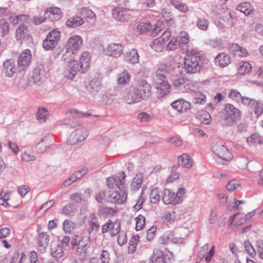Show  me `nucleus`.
Listing matches in <instances>:
<instances>
[{"label": "nucleus", "instance_id": "59", "mask_svg": "<svg viewBox=\"0 0 263 263\" xmlns=\"http://www.w3.org/2000/svg\"><path fill=\"white\" fill-rule=\"evenodd\" d=\"M240 186L239 183L237 181L233 180L230 181L226 186L227 189L229 191H234Z\"/></svg>", "mask_w": 263, "mask_h": 263}, {"label": "nucleus", "instance_id": "62", "mask_svg": "<svg viewBox=\"0 0 263 263\" xmlns=\"http://www.w3.org/2000/svg\"><path fill=\"white\" fill-rule=\"evenodd\" d=\"M194 98L196 104H203L205 102L206 97L202 93H196Z\"/></svg>", "mask_w": 263, "mask_h": 263}, {"label": "nucleus", "instance_id": "49", "mask_svg": "<svg viewBox=\"0 0 263 263\" xmlns=\"http://www.w3.org/2000/svg\"><path fill=\"white\" fill-rule=\"evenodd\" d=\"M136 220V229L137 231H139L142 229L144 226L145 225V217L139 215L135 218Z\"/></svg>", "mask_w": 263, "mask_h": 263}, {"label": "nucleus", "instance_id": "40", "mask_svg": "<svg viewBox=\"0 0 263 263\" xmlns=\"http://www.w3.org/2000/svg\"><path fill=\"white\" fill-rule=\"evenodd\" d=\"M76 52L72 50L66 49L65 52L63 54L62 60L67 63H70L73 61H77L75 60Z\"/></svg>", "mask_w": 263, "mask_h": 263}, {"label": "nucleus", "instance_id": "6", "mask_svg": "<svg viewBox=\"0 0 263 263\" xmlns=\"http://www.w3.org/2000/svg\"><path fill=\"white\" fill-rule=\"evenodd\" d=\"M60 31L53 29L47 35L43 42V47L46 50H51L58 44L60 39Z\"/></svg>", "mask_w": 263, "mask_h": 263}, {"label": "nucleus", "instance_id": "19", "mask_svg": "<svg viewBox=\"0 0 263 263\" xmlns=\"http://www.w3.org/2000/svg\"><path fill=\"white\" fill-rule=\"evenodd\" d=\"M112 14L114 18L120 22L127 21L130 16L128 10L119 7L114 9Z\"/></svg>", "mask_w": 263, "mask_h": 263}, {"label": "nucleus", "instance_id": "39", "mask_svg": "<svg viewBox=\"0 0 263 263\" xmlns=\"http://www.w3.org/2000/svg\"><path fill=\"white\" fill-rule=\"evenodd\" d=\"M252 66L249 62H241L239 63L238 71L240 74H245L250 71Z\"/></svg>", "mask_w": 263, "mask_h": 263}, {"label": "nucleus", "instance_id": "24", "mask_svg": "<svg viewBox=\"0 0 263 263\" xmlns=\"http://www.w3.org/2000/svg\"><path fill=\"white\" fill-rule=\"evenodd\" d=\"M49 241V236L46 232H42L39 235L37 240L38 249L41 253L45 252Z\"/></svg>", "mask_w": 263, "mask_h": 263}, {"label": "nucleus", "instance_id": "22", "mask_svg": "<svg viewBox=\"0 0 263 263\" xmlns=\"http://www.w3.org/2000/svg\"><path fill=\"white\" fill-rule=\"evenodd\" d=\"M162 199L166 204H172L174 205L178 203V197H175V194L170 189H164Z\"/></svg>", "mask_w": 263, "mask_h": 263}, {"label": "nucleus", "instance_id": "57", "mask_svg": "<svg viewBox=\"0 0 263 263\" xmlns=\"http://www.w3.org/2000/svg\"><path fill=\"white\" fill-rule=\"evenodd\" d=\"M99 84V83L97 82H95L93 81H88L85 82V86L87 91L91 92L97 89V86H98Z\"/></svg>", "mask_w": 263, "mask_h": 263}, {"label": "nucleus", "instance_id": "51", "mask_svg": "<svg viewBox=\"0 0 263 263\" xmlns=\"http://www.w3.org/2000/svg\"><path fill=\"white\" fill-rule=\"evenodd\" d=\"M254 111L257 117L263 114V103L260 101H256L254 105Z\"/></svg>", "mask_w": 263, "mask_h": 263}, {"label": "nucleus", "instance_id": "46", "mask_svg": "<svg viewBox=\"0 0 263 263\" xmlns=\"http://www.w3.org/2000/svg\"><path fill=\"white\" fill-rule=\"evenodd\" d=\"M247 142L251 145H253L257 143L261 144L263 143V138L256 134H253L248 138Z\"/></svg>", "mask_w": 263, "mask_h": 263}, {"label": "nucleus", "instance_id": "53", "mask_svg": "<svg viewBox=\"0 0 263 263\" xmlns=\"http://www.w3.org/2000/svg\"><path fill=\"white\" fill-rule=\"evenodd\" d=\"M30 263H42V259H39L37 253L34 251H30L28 254Z\"/></svg>", "mask_w": 263, "mask_h": 263}, {"label": "nucleus", "instance_id": "47", "mask_svg": "<svg viewBox=\"0 0 263 263\" xmlns=\"http://www.w3.org/2000/svg\"><path fill=\"white\" fill-rule=\"evenodd\" d=\"M76 208L72 204H67L62 209V213L66 216H73L76 211Z\"/></svg>", "mask_w": 263, "mask_h": 263}, {"label": "nucleus", "instance_id": "7", "mask_svg": "<svg viewBox=\"0 0 263 263\" xmlns=\"http://www.w3.org/2000/svg\"><path fill=\"white\" fill-rule=\"evenodd\" d=\"M88 130L85 127L76 129L70 135L67 142L70 144H75L85 140L88 136Z\"/></svg>", "mask_w": 263, "mask_h": 263}, {"label": "nucleus", "instance_id": "55", "mask_svg": "<svg viewBox=\"0 0 263 263\" xmlns=\"http://www.w3.org/2000/svg\"><path fill=\"white\" fill-rule=\"evenodd\" d=\"M180 44H186L190 41L189 35L186 32L182 31L180 33L179 36L177 37Z\"/></svg>", "mask_w": 263, "mask_h": 263}, {"label": "nucleus", "instance_id": "25", "mask_svg": "<svg viewBox=\"0 0 263 263\" xmlns=\"http://www.w3.org/2000/svg\"><path fill=\"white\" fill-rule=\"evenodd\" d=\"M170 69V66L165 64L159 65L153 80L167 79L166 75L168 73Z\"/></svg>", "mask_w": 263, "mask_h": 263}, {"label": "nucleus", "instance_id": "64", "mask_svg": "<svg viewBox=\"0 0 263 263\" xmlns=\"http://www.w3.org/2000/svg\"><path fill=\"white\" fill-rule=\"evenodd\" d=\"M255 102L256 101L253 99L248 97H243L240 103H242L244 105H247L249 107H252L254 103H255Z\"/></svg>", "mask_w": 263, "mask_h": 263}, {"label": "nucleus", "instance_id": "31", "mask_svg": "<svg viewBox=\"0 0 263 263\" xmlns=\"http://www.w3.org/2000/svg\"><path fill=\"white\" fill-rule=\"evenodd\" d=\"M178 163L186 168H190L193 165V161L188 155L183 154L179 157Z\"/></svg>", "mask_w": 263, "mask_h": 263}, {"label": "nucleus", "instance_id": "36", "mask_svg": "<svg viewBox=\"0 0 263 263\" xmlns=\"http://www.w3.org/2000/svg\"><path fill=\"white\" fill-rule=\"evenodd\" d=\"M44 76V70L42 66H37L33 71L32 79L35 83L39 82Z\"/></svg>", "mask_w": 263, "mask_h": 263}, {"label": "nucleus", "instance_id": "54", "mask_svg": "<svg viewBox=\"0 0 263 263\" xmlns=\"http://www.w3.org/2000/svg\"><path fill=\"white\" fill-rule=\"evenodd\" d=\"M180 44L177 38L173 37L166 46L168 50H173L179 47Z\"/></svg>", "mask_w": 263, "mask_h": 263}, {"label": "nucleus", "instance_id": "34", "mask_svg": "<svg viewBox=\"0 0 263 263\" xmlns=\"http://www.w3.org/2000/svg\"><path fill=\"white\" fill-rule=\"evenodd\" d=\"M83 20L79 16L70 17L66 22V25L70 28H75L83 24Z\"/></svg>", "mask_w": 263, "mask_h": 263}, {"label": "nucleus", "instance_id": "23", "mask_svg": "<svg viewBox=\"0 0 263 263\" xmlns=\"http://www.w3.org/2000/svg\"><path fill=\"white\" fill-rule=\"evenodd\" d=\"M127 193L125 191L122 194L118 191H114L108 196V200L112 203L122 204L125 201Z\"/></svg>", "mask_w": 263, "mask_h": 263}, {"label": "nucleus", "instance_id": "30", "mask_svg": "<svg viewBox=\"0 0 263 263\" xmlns=\"http://www.w3.org/2000/svg\"><path fill=\"white\" fill-rule=\"evenodd\" d=\"M151 261L153 263H164L165 260L163 252L160 250L154 249Z\"/></svg>", "mask_w": 263, "mask_h": 263}, {"label": "nucleus", "instance_id": "15", "mask_svg": "<svg viewBox=\"0 0 263 263\" xmlns=\"http://www.w3.org/2000/svg\"><path fill=\"white\" fill-rule=\"evenodd\" d=\"M83 40L81 36L73 35L68 40L65 46L66 49L72 50L75 52L78 51L82 45Z\"/></svg>", "mask_w": 263, "mask_h": 263}, {"label": "nucleus", "instance_id": "48", "mask_svg": "<svg viewBox=\"0 0 263 263\" xmlns=\"http://www.w3.org/2000/svg\"><path fill=\"white\" fill-rule=\"evenodd\" d=\"M149 198L151 202L153 203H157L159 201L160 196L158 188L156 187L151 190Z\"/></svg>", "mask_w": 263, "mask_h": 263}, {"label": "nucleus", "instance_id": "60", "mask_svg": "<svg viewBox=\"0 0 263 263\" xmlns=\"http://www.w3.org/2000/svg\"><path fill=\"white\" fill-rule=\"evenodd\" d=\"M0 26L2 29V33L3 34V35L7 34L9 30L8 23L5 20H1Z\"/></svg>", "mask_w": 263, "mask_h": 263}, {"label": "nucleus", "instance_id": "1", "mask_svg": "<svg viewBox=\"0 0 263 263\" xmlns=\"http://www.w3.org/2000/svg\"><path fill=\"white\" fill-rule=\"evenodd\" d=\"M70 245L72 250L76 248L75 254L82 260H86L92 254V252L90 251L91 239L89 236H79L78 235H74Z\"/></svg>", "mask_w": 263, "mask_h": 263}, {"label": "nucleus", "instance_id": "37", "mask_svg": "<svg viewBox=\"0 0 263 263\" xmlns=\"http://www.w3.org/2000/svg\"><path fill=\"white\" fill-rule=\"evenodd\" d=\"M237 9L238 11L243 13L246 16L250 15L253 10L251 4L248 2L240 4L237 6Z\"/></svg>", "mask_w": 263, "mask_h": 263}, {"label": "nucleus", "instance_id": "61", "mask_svg": "<svg viewBox=\"0 0 263 263\" xmlns=\"http://www.w3.org/2000/svg\"><path fill=\"white\" fill-rule=\"evenodd\" d=\"M71 114L73 116L77 115L78 117L82 118L88 117L90 116L91 115V112H90L89 111L83 112L76 109L71 110Z\"/></svg>", "mask_w": 263, "mask_h": 263}, {"label": "nucleus", "instance_id": "35", "mask_svg": "<svg viewBox=\"0 0 263 263\" xmlns=\"http://www.w3.org/2000/svg\"><path fill=\"white\" fill-rule=\"evenodd\" d=\"M143 175L142 174H137L130 184L131 189L136 191L140 189L143 182Z\"/></svg>", "mask_w": 263, "mask_h": 263}, {"label": "nucleus", "instance_id": "8", "mask_svg": "<svg viewBox=\"0 0 263 263\" xmlns=\"http://www.w3.org/2000/svg\"><path fill=\"white\" fill-rule=\"evenodd\" d=\"M126 175L124 172L121 173V177L112 176L108 177L106 180L107 186L109 189H114L116 187L120 190L123 189Z\"/></svg>", "mask_w": 263, "mask_h": 263}, {"label": "nucleus", "instance_id": "2", "mask_svg": "<svg viewBox=\"0 0 263 263\" xmlns=\"http://www.w3.org/2000/svg\"><path fill=\"white\" fill-rule=\"evenodd\" d=\"M223 116L225 124L228 126H232L240 120L241 112L233 105L227 104L224 107Z\"/></svg>", "mask_w": 263, "mask_h": 263}, {"label": "nucleus", "instance_id": "9", "mask_svg": "<svg viewBox=\"0 0 263 263\" xmlns=\"http://www.w3.org/2000/svg\"><path fill=\"white\" fill-rule=\"evenodd\" d=\"M141 100H146L151 96V85L145 80L140 81L135 88Z\"/></svg>", "mask_w": 263, "mask_h": 263}, {"label": "nucleus", "instance_id": "26", "mask_svg": "<svg viewBox=\"0 0 263 263\" xmlns=\"http://www.w3.org/2000/svg\"><path fill=\"white\" fill-rule=\"evenodd\" d=\"M4 72L6 77H11L16 71L14 61L12 59L6 60L3 64Z\"/></svg>", "mask_w": 263, "mask_h": 263}, {"label": "nucleus", "instance_id": "32", "mask_svg": "<svg viewBox=\"0 0 263 263\" xmlns=\"http://www.w3.org/2000/svg\"><path fill=\"white\" fill-rule=\"evenodd\" d=\"M29 16L27 15L20 14L16 15L15 14L11 15L9 17V22L10 23L16 25L18 23H22L27 22Z\"/></svg>", "mask_w": 263, "mask_h": 263}, {"label": "nucleus", "instance_id": "56", "mask_svg": "<svg viewBox=\"0 0 263 263\" xmlns=\"http://www.w3.org/2000/svg\"><path fill=\"white\" fill-rule=\"evenodd\" d=\"M244 245L246 250L248 252V253L252 257H254L256 254V252L255 250L254 249V248L251 244V243L248 240H246L244 242Z\"/></svg>", "mask_w": 263, "mask_h": 263}, {"label": "nucleus", "instance_id": "3", "mask_svg": "<svg viewBox=\"0 0 263 263\" xmlns=\"http://www.w3.org/2000/svg\"><path fill=\"white\" fill-rule=\"evenodd\" d=\"M200 58L195 53H192L191 55H187V58L184 59V70L188 73H195L200 69Z\"/></svg>", "mask_w": 263, "mask_h": 263}, {"label": "nucleus", "instance_id": "11", "mask_svg": "<svg viewBox=\"0 0 263 263\" xmlns=\"http://www.w3.org/2000/svg\"><path fill=\"white\" fill-rule=\"evenodd\" d=\"M170 37V31H165L161 37L154 40L151 44V47L157 52H161L164 48L165 40H167Z\"/></svg>", "mask_w": 263, "mask_h": 263}, {"label": "nucleus", "instance_id": "10", "mask_svg": "<svg viewBox=\"0 0 263 263\" xmlns=\"http://www.w3.org/2000/svg\"><path fill=\"white\" fill-rule=\"evenodd\" d=\"M15 36L16 40L21 42L27 41L30 43L32 41V36L30 35L28 28L24 24L20 25L16 28Z\"/></svg>", "mask_w": 263, "mask_h": 263}, {"label": "nucleus", "instance_id": "4", "mask_svg": "<svg viewBox=\"0 0 263 263\" xmlns=\"http://www.w3.org/2000/svg\"><path fill=\"white\" fill-rule=\"evenodd\" d=\"M154 86L157 90V98H164L170 94L171 85L167 79L153 80Z\"/></svg>", "mask_w": 263, "mask_h": 263}, {"label": "nucleus", "instance_id": "5", "mask_svg": "<svg viewBox=\"0 0 263 263\" xmlns=\"http://www.w3.org/2000/svg\"><path fill=\"white\" fill-rule=\"evenodd\" d=\"M211 149L213 153L224 160L230 161L232 159V154L222 143L213 142Z\"/></svg>", "mask_w": 263, "mask_h": 263}, {"label": "nucleus", "instance_id": "16", "mask_svg": "<svg viewBox=\"0 0 263 263\" xmlns=\"http://www.w3.org/2000/svg\"><path fill=\"white\" fill-rule=\"evenodd\" d=\"M123 51V46L121 44H111L108 45L104 50L107 56L117 58L121 55Z\"/></svg>", "mask_w": 263, "mask_h": 263}, {"label": "nucleus", "instance_id": "58", "mask_svg": "<svg viewBox=\"0 0 263 263\" xmlns=\"http://www.w3.org/2000/svg\"><path fill=\"white\" fill-rule=\"evenodd\" d=\"M161 13L162 17L166 23L168 25H172L173 23L172 15L170 12L165 10H163Z\"/></svg>", "mask_w": 263, "mask_h": 263}, {"label": "nucleus", "instance_id": "33", "mask_svg": "<svg viewBox=\"0 0 263 263\" xmlns=\"http://www.w3.org/2000/svg\"><path fill=\"white\" fill-rule=\"evenodd\" d=\"M127 61L132 64L138 63L139 60V55L138 51L135 49H130L126 55Z\"/></svg>", "mask_w": 263, "mask_h": 263}, {"label": "nucleus", "instance_id": "50", "mask_svg": "<svg viewBox=\"0 0 263 263\" xmlns=\"http://www.w3.org/2000/svg\"><path fill=\"white\" fill-rule=\"evenodd\" d=\"M151 28L149 23L141 22L137 26V31L140 33H143L148 31Z\"/></svg>", "mask_w": 263, "mask_h": 263}, {"label": "nucleus", "instance_id": "45", "mask_svg": "<svg viewBox=\"0 0 263 263\" xmlns=\"http://www.w3.org/2000/svg\"><path fill=\"white\" fill-rule=\"evenodd\" d=\"M76 227V223L70 220H65L63 223V229L65 233H69Z\"/></svg>", "mask_w": 263, "mask_h": 263}, {"label": "nucleus", "instance_id": "12", "mask_svg": "<svg viewBox=\"0 0 263 263\" xmlns=\"http://www.w3.org/2000/svg\"><path fill=\"white\" fill-rule=\"evenodd\" d=\"M31 51L26 49L23 51L18 57L17 65L19 70H23L29 66L31 59Z\"/></svg>", "mask_w": 263, "mask_h": 263}, {"label": "nucleus", "instance_id": "42", "mask_svg": "<svg viewBox=\"0 0 263 263\" xmlns=\"http://www.w3.org/2000/svg\"><path fill=\"white\" fill-rule=\"evenodd\" d=\"M51 254L54 258H61L64 255L63 248L60 245L52 247L51 250Z\"/></svg>", "mask_w": 263, "mask_h": 263}, {"label": "nucleus", "instance_id": "20", "mask_svg": "<svg viewBox=\"0 0 263 263\" xmlns=\"http://www.w3.org/2000/svg\"><path fill=\"white\" fill-rule=\"evenodd\" d=\"M172 108L179 112H184L191 108L190 103L183 99H180L171 103Z\"/></svg>", "mask_w": 263, "mask_h": 263}, {"label": "nucleus", "instance_id": "52", "mask_svg": "<svg viewBox=\"0 0 263 263\" xmlns=\"http://www.w3.org/2000/svg\"><path fill=\"white\" fill-rule=\"evenodd\" d=\"M229 97L237 102L240 103L243 97L239 92L235 90H231L229 94Z\"/></svg>", "mask_w": 263, "mask_h": 263}, {"label": "nucleus", "instance_id": "18", "mask_svg": "<svg viewBox=\"0 0 263 263\" xmlns=\"http://www.w3.org/2000/svg\"><path fill=\"white\" fill-rule=\"evenodd\" d=\"M91 55L86 51L82 53L80 60L79 71L81 73H85L90 66Z\"/></svg>", "mask_w": 263, "mask_h": 263}, {"label": "nucleus", "instance_id": "63", "mask_svg": "<svg viewBox=\"0 0 263 263\" xmlns=\"http://www.w3.org/2000/svg\"><path fill=\"white\" fill-rule=\"evenodd\" d=\"M100 258L102 263H109L110 259L109 252L106 250L102 251Z\"/></svg>", "mask_w": 263, "mask_h": 263}, {"label": "nucleus", "instance_id": "29", "mask_svg": "<svg viewBox=\"0 0 263 263\" xmlns=\"http://www.w3.org/2000/svg\"><path fill=\"white\" fill-rule=\"evenodd\" d=\"M185 83V79L182 77L178 78L174 80L173 82V86L175 89L180 91H184L188 90L190 88V85Z\"/></svg>", "mask_w": 263, "mask_h": 263}, {"label": "nucleus", "instance_id": "17", "mask_svg": "<svg viewBox=\"0 0 263 263\" xmlns=\"http://www.w3.org/2000/svg\"><path fill=\"white\" fill-rule=\"evenodd\" d=\"M124 99L128 104L135 103L141 101L135 88L126 90L124 95Z\"/></svg>", "mask_w": 263, "mask_h": 263}, {"label": "nucleus", "instance_id": "44", "mask_svg": "<svg viewBox=\"0 0 263 263\" xmlns=\"http://www.w3.org/2000/svg\"><path fill=\"white\" fill-rule=\"evenodd\" d=\"M196 25L200 30L205 31L208 29L209 22L203 17H198Z\"/></svg>", "mask_w": 263, "mask_h": 263}, {"label": "nucleus", "instance_id": "28", "mask_svg": "<svg viewBox=\"0 0 263 263\" xmlns=\"http://www.w3.org/2000/svg\"><path fill=\"white\" fill-rule=\"evenodd\" d=\"M215 63L220 67H225L231 62L229 55L225 53H221L218 54L214 59Z\"/></svg>", "mask_w": 263, "mask_h": 263}, {"label": "nucleus", "instance_id": "14", "mask_svg": "<svg viewBox=\"0 0 263 263\" xmlns=\"http://www.w3.org/2000/svg\"><path fill=\"white\" fill-rule=\"evenodd\" d=\"M120 222L119 221L112 222L108 220L106 223L102 227V233H106L110 231V234L111 236L116 235L120 230Z\"/></svg>", "mask_w": 263, "mask_h": 263}, {"label": "nucleus", "instance_id": "27", "mask_svg": "<svg viewBox=\"0 0 263 263\" xmlns=\"http://www.w3.org/2000/svg\"><path fill=\"white\" fill-rule=\"evenodd\" d=\"M229 49L235 56L245 57L248 55L247 49L236 44H232L229 47Z\"/></svg>", "mask_w": 263, "mask_h": 263}, {"label": "nucleus", "instance_id": "41", "mask_svg": "<svg viewBox=\"0 0 263 263\" xmlns=\"http://www.w3.org/2000/svg\"><path fill=\"white\" fill-rule=\"evenodd\" d=\"M49 114L48 111L44 108H39L38 109L36 118L41 122H45L49 118Z\"/></svg>", "mask_w": 263, "mask_h": 263}, {"label": "nucleus", "instance_id": "38", "mask_svg": "<svg viewBox=\"0 0 263 263\" xmlns=\"http://www.w3.org/2000/svg\"><path fill=\"white\" fill-rule=\"evenodd\" d=\"M130 79V76L129 73L124 70L122 73L119 74L117 80L119 85H125L129 83Z\"/></svg>", "mask_w": 263, "mask_h": 263}, {"label": "nucleus", "instance_id": "21", "mask_svg": "<svg viewBox=\"0 0 263 263\" xmlns=\"http://www.w3.org/2000/svg\"><path fill=\"white\" fill-rule=\"evenodd\" d=\"M44 15L51 21H55L62 18V13L61 9L58 7H50L45 11Z\"/></svg>", "mask_w": 263, "mask_h": 263}, {"label": "nucleus", "instance_id": "43", "mask_svg": "<svg viewBox=\"0 0 263 263\" xmlns=\"http://www.w3.org/2000/svg\"><path fill=\"white\" fill-rule=\"evenodd\" d=\"M78 118L77 115L73 116L71 114V110H70L69 118H66L64 120V124L67 125L71 128L76 127L78 125V121L77 120Z\"/></svg>", "mask_w": 263, "mask_h": 263}, {"label": "nucleus", "instance_id": "13", "mask_svg": "<svg viewBox=\"0 0 263 263\" xmlns=\"http://www.w3.org/2000/svg\"><path fill=\"white\" fill-rule=\"evenodd\" d=\"M78 71H79L78 62L73 61L70 63H67L65 67L63 74L66 79L72 80L75 78Z\"/></svg>", "mask_w": 263, "mask_h": 263}]
</instances>
